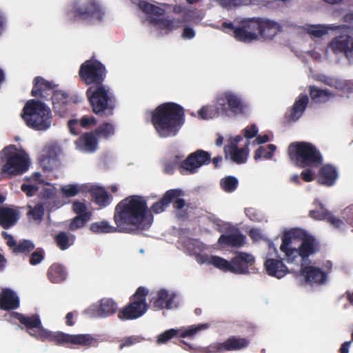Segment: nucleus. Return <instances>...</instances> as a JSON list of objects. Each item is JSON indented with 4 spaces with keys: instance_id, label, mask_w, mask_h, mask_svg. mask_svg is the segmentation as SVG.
I'll list each match as a JSON object with an SVG mask.
<instances>
[{
    "instance_id": "1",
    "label": "nucleus",
    "mask_w": 353,
    "mask_h": 353,
    "mask_svg": "<svg viewBox=\"0 0 353 353\" xmlns=\"http://www.w3.org/2000/svg\"><path fill=\"white\" fill-rule=\"evenodd\" d=\"M148 213L145 199L139 195H132L116 205L113 220L120 228V232L133 233L147 219Z\"/></svg>"
},
{
    "instance_id": "2",
    "label": "nucleus",
    "mask_w": 353,
    "mask_h": 353,
    "mask_svg": "<svg viewBox=\"0 0 353 353\" xmlns=\"http://www.w3.org/2000/svg\"><path fill=\"white\" fill-rule=\"evenodd\" d=\"M11 316L17 319L25 327L29 335L42 341L54 342L58 345H86L88 342V334H69L62 332H51L44 328L41 319L37 314L30 316L13 312Z\"/></svg>"
},
{
    "instance_id": "3",
    "label": "nucleus",
    "mask_w": 353,
    "mask_h": 353,
    "mask_svg": "<svg viewBox=\"0 0 353 353\" xmlns=\"http://www.w3.org/2000/svg\"><path fill=\"white\" fill-rule=\"evenodd\" d=\"M151 123L159 137H175L185 123V110L174 102L161 103L152 112Z\"/></svg>"
},
{
    "instance_id": "4",
    "label": "nucleus",
    "mask_w": 353,
    "mask_h": 353,
    "mask_svg": "<svg viewBox=\"0 0 353 353\" xmlns=\"http://www.w3.org/2000/svg\"><path fill=\"white\" fill-rule=\"evenodd\" d=\"M280 250L288 263H293L298 256L305 260L315 252V239L301 230H291L283 234Z\"/></svg>"
},
{
    "instance_id": "5",
    "label": "nucleus",
    "mask_w": 353,
    "mask_h": 353,
    "mask_svg": "<svg viewBox=\"0 0 353 353\" xmlns=\"http://www.w3.org/2000/svg\"><path fill=\"white\" fill-rule=\"evenodd\" d=\"M246 105L241 98L231 91H225L219 94L215 105L203 106L199 111L200 119L208 120L219 116L227 117L244 114Z\"/></svg>"
},
{
    "instance_id": "6",
    "label": "nucleus",
    "mask_w": 353,
    "mask_h": 353,
    "mask_svg": "<svg viewBox=\"0 0 353 353\" xmlns=\"http://www.w3.org/2000/svg\"><path fill=\"white\" fill-rule=\"evenodd\" d=\"M288 154L294 165L300 168H319L323 163L321 153L309 142L292 143L288 147Z\"/></svg>"
},
{
    "instance_id": "7",
    "label": "nucleus",
    "mask_w": 353,
    "mask_h": 353,
    "mask_svg": "<svg viewBox=\"0 0 353 353\" xmlns=\"http://www.w3.org/2000/svg\"><path fill=\"white\" fill-rule=\"evenodd\" d=\"M21 117L29 128L35 130H46L52 123L50 109L39 100L27 101L23 108Z\"/></svg>"
},
{
    "instance_id": "8",
    "label": "nucleus",
    "mask_w": 353,
    "mask_h": 353,
    "mask_svg": "<svg viewBox=\"0 0 353 353\" xmlns=\"http://www.w3.org/2000/svg\"><path fill=\"white\" fill-rule=\"evenodd\" d=\"M185 350L193 353H222L224 352L239 351L247 348L250 344V340L247 337L230 336L222 343H213L208 347L195 348L183 341H181Z\"/></svg>"
},
{
    "instance_id": "9",
    "label": "nucleus",
    "mask_w": 353,
    "mask_h": 353,
    "mask_svg": "<svg viewBox=\"0 0 353 353\" xmlns=\"http://www.w3.org/2000/svg\"><path fill=\"white\" fill-rule=\"evenodd\" d=\"M148 294V290L145 288L139 287L130 297L128 303L119 311V319L121 320H133L142 316L148 309V305L146 302Z\"/></svg>"
},
{
    "instance_id": "10",
    "label": "nucleus",
    "mask_w": 353,
    "mask_h": 353,
    "mask_svg": "<svg viewBox=\"0 0 353 353\" xmlns=\"http://www.w3.org/2000/svg\"><path fill=\"white\" fill-rule=\"evenodd\" d=\"M90 103L92 111L97 115L107 112L108 115L113 114L115 108V98L110 90L105 85L90 86Z\"/></svg>"
},
{
    "instance_id": "11",
    "label": "nucleus",
    "mask_w": 353,
    "mask_h": 353,
    "mask_svg": "<svg viewBox=\"0 0 353 353\" xmlns=\"http://www.w3.org/2000/svg\"><path fill=\"white\" fill-rule=\"evenodd\" d=\"M1 172L9 176H17L26 172L29 168L28 157L16 151H8L5 154V160Z\"/></svg>"
},
{
    "instance_id": "12",
    "label": "nucleus",
    "mask_w": 353,
    "mask_h": 353,
    "mask_svg": "<svg viewBox=\"0 0 353 353\" xmlns=\"http://www.w3.org/2000/svg\"><path fill=\"white\" fill-rule=\"evenodd\" d=\"M211 154L207 151L199 149L190 153L179 165V172L182 174H192L203 165L210 164Z\"/></svg>"
},
{
    "instance_id": "13",
    "label": "nucleus",
    "mask_w": 353,
    "mask_h": 353,
    "mask_svg": "<svg viewBox=\"0 0 353 353\" xmlns=\"http://www.w3.org/2000/svg\"><path fill=\"white\" fill-rule=\"evenodd\" d=\"M50 99L54 112L60 117L68 116L72 110L73 105L81 101L78 95L69 94L59 90L55 91Z\"/></svg>"
},
{
    "instance_id": "14",
    "label": "nucleus",
    "mask_w": 353,
    "mask_h": 353,
    "mask_svg": "<svg viewBox=\"0 0 353 353\" xmlns=\"http://www.w3.org/2000/svg\"><path fill=\"white\" fill-rule=\"evenodd\" d=\"M183 194V190L179 188L167 190L159 201L152 205L150 210L155 214H160L165 211L171 203L174 208L181 210L185 205V201L179 197Z\"/></svg>"
},
{
    "instance_id": "15",
    "label": "nucleus",
    "mask_w": 353,
    "mask_h": 353,
    "mask_svg": "<svg viewBox=\"0 0 353 353\" xmlns=\"http://www.w3.org/2000/svg\"><path fill=\"white\" fill-rule=\"evenodd\" d=\"M118 305L111 298H103L90 307V316L92 318H106L115 314Z\"/></svg>"
},
{
    "instance_id": "16",
    "label": "nucleus",
    "mask_w": 353,
    "mask_h": 353,
    "mask_svg": "<svg viewBox=\"0 0 353 353\" xmlns=\"http://www.w3.org/2000/svg\"><path fill=\"white\" fill-rule=\"evenodd\" d=\"M57 85L52 81L45 79L43 77L37 76L33 80V88L31 95L36 97L48 100L53 93L57 91Z\"/></svg>"
},
{
    "instance_id": "17",
    "label": "nucleus",
    "mask_w": 353,
    "mask_h": 353,
    "mask_svg": "<svg viewBox=\"0 0 353 353\" xmlns=\"http://www.w3.org/2000/svg\"><path fill=\"white\" fill-rule=\"evenodd\" d=\"M300 272L305 283L310 285H323L326 283L327 279V274L325 271L313 265L302 264Z\"/></svg>"
},
{
    "instance_id": "18",
    "label": "nucleus",
    "mask_w": 353,
    "mask_h": 353,
    "mask_svg": "<svg viewBox=\"0 0 353 353\" xmlns=\"http://www.w3.org/2000/svg\"><path fill=\"white\" fill-rule=\"evenodd\" d=\"M328 48L334 54L344 53L349 60L353 59V38L348 35L335 37L330 42Z\"/></svg>"
},
{
    "instance_id": "19",
    "label": "nucleus",
    "mask_w": 353,
    "mask_h": 353,
    "mask_svg": "<svg viewBox=\"0 0 353 353\" xmlns=\"http://www.w3.org/2000/svg\"><path fill=\"white\" fill-rule=\"evenodd\" d=\"M254 257L246 252H238L232 259V273L245 274L254 263Z\"/></svg>"
},
{
    "instance_id": "20",
    "label": "nucleus",
    "mask_w": 353,
    "mask_h": 353,
    "mask_svg": "<svg viewBox=\"0 0 353 353\" xmlns=\"http://www.w3.org/2000/svg\"><path fill=\"white\" fill-rule=\"evenodd\" d=\"M107 74L105 66L94 56L90 58V86L102 85Z\"/></svg>"
},
{
    "instance_id": "21",
    "label": "nucleus",
    "mask_w": 353,
    "mask_h": 353,
    "mask_svg": "<svg viewBox=\"0 0 353 353\" xmlns=\"http://www.w3.org/2000/svg\"><path fill=\"white\" fill-rule=\"evenodd\" d=\"M176 294H170L165 289H161L157 292V296L153 298L150 303L154 310H161L163 309H172L176 307L174 300Z\"/></svg>"
},
{
    "instance_id": "22",
    "label": "nucleus",
    "mask_w": 353,
    "mask_h": 353,
    "mask_svg": "<svg viewBox=\"0 0 353 353\" xmlns=\"http://www.w3.org/2000/svg\"><path fill=\"white\" fill-rule=\"evenodd\" d=\"M114 133V126L105 122L97 127L93 132H90V152H94L97 149L100 139H108Z\"/></svg>"
},
{
    "instance_id": "23",
    "label": "nucleus",
    "mask_w": 353,
    "mask_h": 353,
    "mask_svg": "<svg viewBox=\"0 0 353 353\" xmlns=\"http://www.w3.org/2000/svg\"><path fill=\"white\" fill-rule=\"evenodd\" d=\"M248 141L245 146L239 148L235 143H230L224 147L225 158L228 159L236 164H243L247 161L248 157Z\"/></svg>"
},
{
    "instance_id": "24",
    "label": "nucleus",
    "mask_w": 353,
    "mask_h": 353,
    "mask_svg": "<svg viewBox=\"0 0 353 353\" xmlns=\"http://www.w3.org/2000/svg\"><path fill=\"white\" fill-rule=\"evenodd\" d=\"M19 306L20 299L17 294L10 288H3L0 292V310H14Z\"/></svg>"
},
{
    "instance_id": "25",
    "label": "nucleus",
    "mask_w": 353,
    "mask_h": 353,
    "mask_svg": "<svg viewBox=\"0 0 353 353\" xmlns=\"http://www.w3.org/2000/svg\"><path fill=\"white\" fill-rule=\"evenodd\" d=\"M90 195L92 201L99 206V209L108 207L113 200L112 195L101 186L90 185Z\"/></svg>"
},
{
    "instance_id": "26",
    "label": "nucleus",
    "mask_w": 353,
    "mask_h": 353,
    "mask_svg": "<svg viewBox=\"0 0 353 353\" xmlns=\"http://www.w3.org/2000/svg\"><path fill=\"white\" fill-rule=\"evenodd\" d=\"M264 266L268 275L277 279L283 278L289 272L282 259H267Z\"/></svg>"
},
{
    "instance_id": "27",
    "label": "nucleus",
    "mask_w": 353,
    "mask_h": 353,
    "mask_svg": "<svg viewBox=\"0 0 353 353\" xmlns=\"http://www.w3.org/2000/svg\"><path fill=\"white\" fill-rule=\"evenodd\" d=\"M245 239V236L236 229L230 234H221L218 240V243L223 248H241L244 245Z\"/></svg>"
},
{
    "instance_id": "28",
    "label": "nucleus",
    "mask_w": 353,
    "mask_h": 353,
    "mask_svg": "<svg viewBox=\"0 0 353 353\" xmlns=\"http://www.w3.org/2000/svg\"><path fill=\"white\" fill-rule=\"evenodd\" d=\"M19 219V212L8 207H0V226L9 229L14 226Z\"/></svg>"
},
{
    "instance_id": "29",
    "label": "nucleus",
    "mask_w": 353,
    "mask_h": 353,
    "mask_svg": "<svg viewBox=\"0 0 353 353\" xmlns=\"http://www.w3.org/2000/svg\"><path fill=\"white\" fill-rule=\"evenodd\" d=\"M319 175V183L320 184L332 186L338 178V172L334 166L327 164L321 168Z\"/></svg>"
},
{
    "instance_id": "30",
    "label": "nucleus",
    "mask_w": 353,
    "mask_h": 353,
    "mask_svg": "<svg viewBox=\"0 0 353 353\" xmlns=\"http://www.w3.org/2000/svg\"><path fill=\"white\" fill-rule=\"evenodd\" d=\"M57 161L55 148L52 146L45 148L39 157V162L43 170L51 171Z\"/></svg>"
},
{
    "instance_id": "31",
    "label": "nucleus",
    "mask_w": 353,
    "mask_h": 353,
    "mask_svg": "<svg viewBox=\"0 0 353 353\" xmlns=\"http://www.w3.org/2000/svg\"><path fill=\"white\" fill-rule=\"evenodd\" d=\"M281 31V25L272 20L263 19L260 37L264 39H272Z\"/></svg>"
},
{
    "instance_id": "32",
    "label": "nucleus",
    "mask_w": 353,
    "mask_h": 353,
    "mask_svg": "<svg viewBox=\"0 0 353 353\" xmlns=\"http://www.w3.org/2000/svg\"><path fill=\"white\" fill-rule=\"evenodd\" d=\"M308 102L309 98L306 94H300L290 110V119L297 121L305 112Z\"/></svg>"
},
{
    "instance_id": "33",
    "label": "nucleus",
    "mask_w": 353,
    "mask_h": 353,
    "mask_svg": "<svg viewBox=\"0 0 353 353\" xmlns=\"http://www.w3.org/2000/svg\"><path fill=\"white\" fill-rule=\"evenodd\" d=\"M49 280L54 283H59L63 281L67 276L65 268L59 263H53L47 272Z\"/></svg>"
},
{
    "instance_id": "34",
    "label": "nucleus",
    "mask_w": 353,
    "mask_h": 353,
    "mask_svg": "<svg viewBox=\"0 0 353 353\" xmlns=\"http://www.w3.org/2000/svg\"><path fill=\"white\" fill-rule=\"evenodd\" d=\"M310 96L316 103H325L330 98L334 97V94L327 89H320L315 85L309 87Z\"/></svg>"
},
{
    "instance_id": "35",
    "label": "nucleus",
    "mask_w": 353,
    "mask_h": 353,
    "mask_svg": "<svg viewBox=\"0 0 353 353\" xmlns=\"http://www.w3.org/2000/svg\"><path fill=\"white\" fill-rule=\"evenodd\" d=\"M90 230L97 234L120 232V228L118 226L111 225L106 220L92 223L90 226Z\"/></svg>"
},
{
    "instance_id": "36",
    "label": "nucleus",
    "mask_w": 353,
    "mask_h": 353,
    "mask_svg": "<svg viewBox=\"0 0 353 353\" xmlns=\"http://www.w3.org/2000/svg\"><path fill=\"white\" fill-rule=\"evenodd\" d=\"M149 21L153 26H157L160 30L172 31L176 28V21L174 19L159 18L151 17Z\"/></svg>"
},
{
    "instance_id": "37",
    "label": "nucleus",
    "mask_w": 353,
    "mask_h": 353,
    "mask_svg": "<svg viewBox=\"0 0 353 353\" xmlns=\"http://www.w3.org/2000/svg\"><path fill=\"white\" fill-rule=\"evenodd\" d=\"M57 247L61 250H65L74 243V238L66 232H59L54 238Z\"/></svg>"
},
{
    "instance_id": "38",
    "label": "nucleus",
    "mask_w": 353,
    "mask_h": 353,
    "mask_svg": "<svg viewBox=\"0 0 353 353\" xmlns=\"http://www.w3.org/2000/svg\"><path fill=\"white\" fill-rule=\"evenodd\" d=\"M234 37L239 41L244 43H250L257 39V37L254 33L248 32L246 28L241 22V25L237 27L234 30Z\"/></svg>"
},
{
    "instance_id": "39",
    "label": "nucleus",
    "mask_w": 353,
    "mask_h": 353,
    "mask_svg": "<svg viewBox=\"0 0 353 353\" xmlns=\"http://www.w3.org/2000/svg\"><path fill=\"white\" fill-rule=\"evenodd\" d=\"M68 128L70 132L73 135H78L80 132V128H88V116H83L79 121L77 119H72L68 121Z\"/></svg>"
},
{
    "instance_id": "40",
    "label": "nucleus",
    "mask_w": 353,
    "mask_h": 353,
    "mask_svg": "<svg viewBox=\"0 0 353 353\" xmlns=\"http://www.w3.org/2000/svg\"><path fill=\"white\" fill-rule=\"evenodd\" d=\"M74 15L77 19H86L88 17V4L87 1L77 0L73 5Z\"/></svg>"
},
{
    "instance_id": "41",
    "label": "nucleus",
    "mask_w": 353,
    "mask_h": 353,
    "mask_svg": "<svg viewBox=\"0 0 353 353\" xmlns=\"http://www.w3.org/2000/svg\"><path fill=\"white\" fill-rule=\"evenodd\" d=\"M139 8L148 16L161 17L165 14V10L147 1H140Z\"/></svg>"
},
{
    "instance_id": "42",
    "label": "nucleus",
    "mask_w": 353,
    "mask_h": 353,
    "mask_svg": "<svg viewBox=\"0 0 353 353\" xmlns=\"http://www.w3.org/2000/svg\"><path fill=\"white\" fill-rule=\"evenodd\" d=\"M263 18L253 17L248 20L243 21L244 28H246L248 32H253L259 37L260 36Z\"/></svg>"
},
{
    "instance_id": "43",
    "label": "nucleus",
    "mask_w": 353,
    "mask_h": 353,
    "mask_svg": "<svg viewBox=\"0 0 353 353\" xmlns=\"http://www.w3.org/2000/svg\"><path fill=\"white\" fill-rule=\"evenodd\" d=\"M210 327L209 323H201L189 326L183 331L179 330V337L180 338H193L198 332L207 330Z\"/></svg>"
},
{
    "instance_id": "44",
    "label": "nucleus",
    "mask_w": 353,
    "mask_h": 353,
    "mask_svg": "<svg viewBox=\"0 0 353 353\" xmlns=\"http://www.w3.org/2000/svg\"><path fill=\"white\" fill-rule=\"evenodd\" d=\"M209 263L223 272H232V260L229 261L218 256H212L209 260Z\"/></svg>"
},
{
    "instance_id": "45",
    "label": "nucleus",
    "mask_w": 353,
    "mask_h": 353,
    "mask_svg": "<svg viewBox=\"0 0 353 353\" xmlns=\"http://www.w3.org/2000/svg\"><path fill=\"white\" fill-rule=\"evenodd\" d=\"M267 148L269 150V151H266V148L263 146L259 147L254 152V160L257 161L262 157H263L265 159H271L274 155L276 147L274 144H269L268 145Z\"/></svg>"
},
{
    "instance_id": "46",
    "label": "nucleus",
    "mask_w": 353,
    "mask_h": 353,
    "mask_svg": "<svg viewBox=\"0 0 353 353\" xmlns=\"http://www.w3.org/2000/svg\"><path fill=\"white\" fill-rule=\"evenodd\" d=\"M238 184V179L233 176H228L222 179L220 181V185L222 190L229 193L236 190Z\"/></svg>"
},
{
    "instance_id": "47",
    "label": "nucleus",
    "mask_w": 353,
    "mask_h": 353,
    "mask_svg": "<svg viewBox=\"0 0 353 353\" xmlns=\"http://www.w3.org/2000/svg\"><path fill=\"white\" fill-rule=\"evenodd\" d=\"M314 204L316 205L319 208L312 210L309 212L310 216L316 220H325L327 216L329 211L325 208L323 204L318 201H315Z\"/></svg>"
},
{
    "instance_id": "48",
    "label": "nucleus",
    "mask_w": 353,
    "mask_h": 353,
    "mask_svg": "<svg viewBox=\"0 0 353 353\" xmlns=\"http://www.w3.org/2000/svg\"><path fill=\"white\" fill-rule=\"evenodd\" d=\"M35 248V245L32 241L30 240H21L14 250V252L17 254H23L28 255Z\"/></svg>"
},
{
    "instance_id": "49",
    "label": "nucleus",
    "mask_w": 353,
    "mask_h": 353,
    "mask_svg": "<svg viewBox=\"0 0 353 353\" xmlns=\"http://www.w3.org/2000/svg\"><path fill=\"white\" fill-rule=\"evenodd\" d=\"M104 12L101 6L94 1H90V22L92 21H101Z\"/></svg>"
},
{
    "instance_id": "50",
    "label": "nucleus",
    "mask_w": 353,
    "mask_h": 353,
    "mask_svg": "<svg viewBox=\"0 0 353 353\" xmlns=\"http://www.w3.org/2000/svg\"><path fill=\"white\" fill-rule=\"evenodd\" d=\"M45 210L43 203H37L33 208H31L28 212L30 218L37 221H41L44 216Z\"/></svg>"
},
{
    "instance_id": "51",
    "label": "nucleus",
    "mask_w": 353,
    "mask_h": 353,
    "mask_svg": "<svg viewBox=\"0 0 353 353\" xmlns=\"http://www.w3.org/2000/svg\"><path fill=\"white\" fill-rule=\"evenodd\" d=\"M179 330L169 329L160 334L157 339V343L159 345L164 344L168 342L174 337H179Z\"/></svg>"
},
{
    "instance_id": "52",
    "label": "nucleus",
    "mask_w": 353,
    "mask_h": 353,
    "mask_svg": "<svg viewBox=\"0 0 353 353\" xmlns=\"http://www.w3.org/2000/svg\"><path fill=\"white\" fill-rule=\"evenodd\" d=\"M88 221V214L77 215L71 220L69 225V229L71 231H75L79 228H83Z\"/></svg>"
},
{
    "instance_id": "53",
    "label": "nucleus",
    "mask_w": 353,
    "mask_h": 353,
    "mask_svg": "<svg viewBox=\"0 0 353 353\" xmlns=\"http://www.w3.org/2000/svg\"><path fill=\"white\" fill-rule=\"evenodd\" d=\"M183 157L175 155L170 161H165L163 164V172L167 174H172L175 168L179 165Z\"/></svg>"
},
{
    "instance_id": "54",
    "label": "nucleus",
    "mask_w": 353,
    "mask_h": 353,
    "mask_svg": "<svg viewBox=\"0 0 353 353\" xmlns=\"http://www.w3.org/2000/svg\"><path fill=\"white\" fill-rule=\"evenodd\" d=\"M60 192L65 197H72L80 192V187L77 184L62 185L60 188Z\"/></svg>"
},
{
    "instance_id": "55",
    "label": "nucleus",
    "mask_w": 353,
    "mask_h": 353,
    "mask_svg": "<svg viewBox=\"0 0 353 353\" xmlns=\"http://www.w3.org/2000/svg\"><path fill=\"white\" fill-rule=\"evenodd\" d=\"M45 257V252L43 248H37L30 256L29 263L32 265L39 264Z\"/></svg>"
},
{
    "instance_id": "56",
    "label": "nucleus",
    "mask_w": 353,
    "mask_h": 353,
    "mask_svg": "<svg viewBox=\"0 0 353 353\" xmlns=\"http://www.w3.org/2000/svg\"><path fill=\"white\" fill-rule=\"evenodd\" d=\"M143 340L139 336H130L123 338L120 341L119 349L121 350L125 347H130L138 343H140Z\"/></svg>"
},
{
    "instance_id": "57",
    "label": "nucleus",
    "mask_w": 353,
    "mask_h": 353,
    "mask_svg": "<svg viewBox=\"0 0 353 353\" xmlns=\"http://www.w3.org/2000/svg\"><path fill=\"white\" fill-rule=\"evenodd\" d=\"M77 148L82 151H88V132H84L75 141Z\"/></svg>"
},
{
    "instance_id": "58",
    "label": "nucleus",
    "mask_w": 353,
    "mask_h": 353,
    "mask_svg": "<svg viewBox=\"0 0 353 353\" xmlns=\"http://www.w3.org/2000/svg\"><path fill=\"white\" fill-rule=\"evenodd\" d=\"M246 216L254 222H260L262 220L261 213L254 208H247L245 209Z\"/></svg>"
},
{
    "instance_id": "59",
    "label": "nucleus",
    "mask_w": 353,
    "mask_h": 353,
    "mask_svg": "<svg viewBox=\"0 0 353 353\" xmlns=\"http://www.w3.org/2000/svg\"><path fill=\"white\" fill-rule=\"evenodd\" d=\"M327 28L323 26H312L308 30V33L318 38L325 35L327 34Z\"/></svg>"
},
{
    "instance_id": "60",
    "label": "nucleus",
    "mask_w": 353,
    "mask_h": 353,
    "mask_svg": "<svg viewBox=\"0 0 353 353\" xmlns=\"http://www.w3.org/2000/svg\"><path fill=\"white\" fill-rule=\"evenodd\" d=\"M258 128L256 124H252L250 126L243 130V135L248 139H251L256 137L258 134Z\"/></svg>"
},
{
    "instance_id": "61",
    "label": "nucleus",
    "mask_w": 353,
    "mask_h": 353,
    "mask_svg": "<svg viewBox=\"0 0 353 353\" xmlns=\"http://www.w3.org/2000/svg\"><path fill=\"white\" fill-rule=\"evenodd\" d=\"M79 74L84 83L86 85H88V60H86L82 63L79 72Z\"/></svg>"
},
{
    "instance_id": "62",
    "label": "nucleus",
    "mask_w": 353,
    "mask_h": 353,
    "mask_svg": "<svg viewBox=\"0 0 353 353\" xmlns=\"http://www.w3.org/2000/svg\"><path fill=\"white\" fill-rule=\"evenodd\" d=\"M72 210L77 215H88V211H87V208L83 203L79 201L74 202L72 204Z\"/></svg>"
},
{
    "instance_id": "63",
    "label": "nucleus",
    "mask_w": 353,
    "mask_h": 353,
    "mask_svg": "<svg viewBox=\"0 0 353 353\" xmlns=\"http://www.w3.org/2000/svg\"><path fill=\"white\" fill-rule=\"evenodd\" d=\"M325 220L335 228H340L341 226L344 225V223L341 219L335 217L330 212Z\"/></svg>"
},
{
    "instance_id": "64",
    "label": "nucleus",
    "mask_w": 353,
    "mask_h": 353,
    "mask_svg": "<svg viewBox=\"0 0 353 353\" xmlns=\"http://www.w3.org/2000/svg\"><path fill=\"white\" fill-rule=\"evenodd\" d=\"M21 190L28 196H32L38 191V188L33 185L23 183L21 186Z\"/></svg>"
}]
</instances>
